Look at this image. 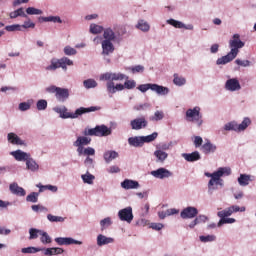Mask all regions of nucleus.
Masks as SVG:
<instances>
[{"label": "nucleus", "mask_w": 256, "mask_h": 256, "mask_svg": "<svg viewBox=\"0 0 256 256\" xmlns=\"http://www.w3.org/2000/svg\"><path fill=\"white\" fill-rule=\"evenodd\" d=\"M223 175H231V168L229 167H220L217 171L213 173L205 172V177H210L211 179L208 182V195H213L219 187H225V181L221 179ZM219 186V187H218Z\"/></svg>", "instance_id": "obj_1"}, {"label": "nucleus", "mask_w": 256, "mask_h": 256, "mask_svg": "<svg viewBox=\"0 0 256 256\" xmlns=\"http://www.w3.org/2000/svg\"><path fill=\"white\" fill-rule=\"evenodd\" d=\"M245 47V42L241 41V35L234 34L232 39L229 41L230 52L227 55L222 56L216 60V65H227L231 63L239 55V49Z\"/></svg>", "instance_id": "obj_2"}, {"label": "nucleus", "mask_w": 256, "mask_h": 256, "mask_svg": "<svg viewBox=\"0 0 256 256\" xmlns=\"http://www.w3.org/2000/svg\"><path fill=\"white\" fill-rule=\"evenodd\" d=\"M53 111L54 113H57L59 115L60 119H78V117H81V115H85V113H93L95 111H99V107H80L76 109L74 113H71L69 112V109H67V106L61 105L54 107Z\"/></svg>", "instance_id": "obj_3"}, {"label": "nucleus", "mask_w": 256, "mask_h": 256, "mask_svg": "<svg viewBox=\"0 0 256 256\" xmlns=\"http://www.w3.org/2000/svg\"><path fill=\"white\" fill-rule=\"evenodd\" d=\"M73 60L68 57H62L60 59L52 58L50 60V65L46 66V71H57V69H62V71H67V67H73Z\"/></svg>", "instance_id": "obj_4"}, {"label": "nucleus", "mask_w": 256, "mask_h": 256, "mask_svg": "<svg viewBox=\"0 0 256 256\" xmlns=\"http://www.w3.org/2000/svg\"><path fill=\"white\" fill-rule=\"evenodd\" d=\"M111 133H113V130L102 124L94 128H85L83 135L89 137H109Z\"/></svg>", "instance_id": "obj_5"}, {"label": "nucleus", "mask_w": 256, "mask_h": 256, "mask_svg": "<svg viewBox=\"0 0 256 256\" xmlns=\"http://www.w3.org/2000/svg\"><path fill=\"white\" fill-rule=\"evenodd\" d=\"M129 79V76L121 72H106L100 75V81H107L106 89L107 93L111 95V90H109V83H115L114 81H125Z\"/></svg>", "instance_id": "obj_6"}, {"label": "nucleus", "mask_w": 256, "mask_h": 256, "mask_svg": "<svg viewBox=\"0 0 256 256\" xmlns=\"http://www.w3.org/2000/svg\"><path fill=\"white\" fill-rule=\"evenodd\" d=\"M185 119L190 123H196L197 127H201V125H203V114H201V107L196 106L186 110Z\"/></svg>", "instance_id": "obj_7"}, {"label": "nucleus", "mask_w": 256, "mask_h": 256, "mask_svg": "<svg viewBox=\"0 0 256 256\" xmlns=\"http://www.w3.org/2000/svg\"><path fill=\"white\" fill-rule=\"evenodd\" d=\"M138 91H140L141 93H147V91L152 90L154 93L160 95V96H165V95H169V88L165 87V86H161L159 84H142L139 85L137 87Z\"/></svg>", "instance_id": "obj_8"}, {"label": "nucleus", "mask_w": 256, "mask_h": 256, "mask_svg": "<svg viewBox=\"0 0 256 256\" xmlns=\"http://www.w3.org/2000/svg\"><path fill=\"white\" fill-rule=\"evenodd\" d=\"M47 93H54L59 103H65L69 99V89L51 85L46 88Z\"/></svg>", "instance_id": "obj_9"}, {"label": "nucleus", "mask_w": 256, "mask_h": 256, "mask_svg": "<svg viewBox=\"0 0 256 256\" xmlns=\"http://www.w3.org/2000/svg\"><path fill=\"white\" fill-rule=\"evenodd\" d=\"M137 87V82L135 80H129L125 79L124 84L118 83L115 85V83H109L108 89L111 92V95H115L117 91H123L125 89H135Z\"/></svg>", "instance_id": "obj_10"}, {"label": "nucleus", "mask_w": 256, "mask_h": 256, "mask_svg": "<svg viewBox=\"0 0 256 256\" xmlns=\"http://www.w3.org/2000/svg\"><path fill=\"white\" fill-rule=\"evenodd\" d=\"M102 52L101 55L104 57V61L106 63H111V59H109V55H112L115 51V45H113V42L109 40H102Z\"/></svg>", "instance_id": "obj_11"}, {"label": "nucleus", "mask_w": 256, "mask_h": 256, "mask_svg": "<svg viewBox=\"0 0 256 256\" xmlns=\"http://www.w3.org/2000/svg\"><path fill=\"white\" fill-rule=\"evenodd\" d=\"M147 125H149V121L145 116L137 117L130 121V127L133 131H141V129L147 128Z\"/></svg>", "instance_id": "obj_12"}, {"label": "nucleus", "mask_w": 256, "mask_h": 256, "mask_svg": "<svg viewBox=\"0 0 256 256\" xmlns=\"http://www.w3.org/2000/svg\"><path fill=\"white\" fill-rule=\"evenodd\" d=\"M150 175H152V177H154L155 179L163 180V179H170V177H173V172H171L167 168L161 167L151 171Z\"/></svg>", "instance_id": "obj_13"}, {"label": "nucleus", "mask_w": 256, "mask_h": 256, "mask_svg": "<svg viewBox=\"0 0 256 256\" xmlns=\"http://www.w3.org/2000/svg\"><path fill=\"white\" fill-rule=\"evenodd\" d=\"M118 217L120 221H126V223H131L133 221V208L128 206L119 210Z\"/></svg>", "instance_id": "obj_14"}, {"label": "nucleus", "mask_w": 256, "mask_h": 256, "mask_svg": "<svg viewBox=\"0 0 256 256\" xmlns=\"http://www.w3.org/2000/svg\"><path fill=\"white\" fill-rule=\"evenodd\" d=\"M197 215H199V210L193 206H188L180 212L181 219H195Z\"/></svg>", "instance_id": "obj_15"}, {"label": "nucleus", "mask_w": 256, "mask_h": 256, "mask_svg": "<svg viewBox=\"0 0 256 256\" xmlns=\"http://www.w3.org/2000/svg\"><path fill=\"white\" fill-rule=\"evenodd\" d=\"M226 91H230L231 93H235V91H241V83L237 78H229L225 82Z\"/></svg>", "instance_id": "obj_16"}, {"label": "nucleus", "mask_w": 256, "mask_h": 256, "mask_svg": "<svg viewBox=\"0 0 256 256\" xmlns=\"http://www.w3.org/2000/svg\"><path fill=\"white\" fill-rule=\"evenodd\" d=\"M57 245H83V241L75 240L72 237H56L54 239Z\"/></svg>", "instance_id": "obj_17"}, {"label": "nucleus", "mask_w": 256, "mask_h": 256, "mask_svg": "<svg viewBox=\"0 0 256 256\" xmlns=\"http://www.w3.org/2000/svg\"><path fill=\"white\" fill-rule=\"evenodd\" d=\"M167 25H171L172 27H175V29H186L187 31H193L194 26L193 24L185 25V23L175 20L173 18H170L166 20Z\"/></svg>", "instance_id": "obj_18"}, {"label": "nucleus", "mask_w": 256, "mask_h": 256, "mask_svg": "<svg viewBox=\"0 0 256 256\" xmlns=\"http://www.w3.org/2000/svg\"><path fill=\"white\" fill-rule=\"evenodd\" d=\"M10 155L14 157L15 161L25 162V163L31 157V153L25 152L21 149L10 152Z\"/></svg>", "instance_id": "obj_19"}, {"label": "nucleus", "mask_w": 256, "mask_h": 256, "mask_svg": "<svg viewBox=\"0 0 256 256\" xmlns=\"http://www.w3.org/2000/svg\"><path fill=\"white\" fill-rule=\"evenodd\" d=\"M9 191L12 193V195H17V197H25L27 195V192L23 189V187H20L17 182H13L9 185Z\"/></svg>", "instance_id": "obj_20"}, {"label": "nucleus", "mask_w": 256, "mask_h": 256, "mask_svg": "<svg viewBox=\"0 0 256 256\" xmlns=\"http://www.w3.org/2000/svg\"><path fill=\"white\" fill-rule=\"evenodd\" d=\"M25 165L27 171H30L31 173H39V163H37V160L32 158L31 156L29 157V159L26 160Z\"/></svg>", "instance_id": "obj_21"}, {"label": "nucleus", "mask_w": 256, "mask_h": 256, "mask_svg": "<svg viewBox=\"0 0 256 256\" xmlns=\"http://www.w3.org/2000/svg\"><path fill=\"white\" fill-rule=\"evenodd\" d=\"M183 159L188 163H195V161H201V153L199 151H194L192 153H182Z\"/></svg>", "instance_id": "obj_22"}, {"label": "nucleus", "mask_w": 256, "mask_h": 256, "mask_svg": "<svg viewBox=\"0 0 256 256\" xmlns=\"http://www.w3.org/2000/svg\"><path fill=\"white\" fill-rule=\"evenodd\" d=\"M121 187H122V189L129 191L131 189H139V187H141V185L136 180L125 179L123 182H121Z\"/></svg>", "instance_id": "obj_23"}, {"label": "nucleus", "mask_w": 256, "mask_h": 256, "mask_svg": "<svg viewBox=\"0 0 256 256\" xmlns=\"http://www.w3.org/2000/svg\"><path fill=\"white\" fill-rule=\"evenodd\" d=\"M96 243L98 247H103L104 245H111V243H115V238L99 234L96 238Z\"/></svg>", "instance_id": "obj_24"}, {"label": "nucleus", "mask_w": 256, "mask_h": 256, "mask_svg": "<svg viewBox=\"0 0 256 256\" xmlns=\"http://www.w3.org/2000/svg\"><path fill=\"white\" fill-rule=\"evenodd\" d=\"M202 151L204 155H211V153H215L217 151V145L211 143L209 140H207L202 145Z\"/></svg>", "instance_id": "obj_25"}, {"label": "nucleus", "mask_w": 256, "mask_h": 256, "mask_svg": "<svg viewBox=\"0 0 256 256\" xmlns=\"http://www.w3.org/2000/svg\"><path fill=\"white\" fill-rule=\"evenodd\" d=\"M254 180V176H251L249 174H240V176L238 177V184L240 185V187H247V185H249V183Z\"/></svg>", "instance_id": "obj_26"}, {"label": "nucleus", "mask_w": 256, "mask_h": 256, "mask_svg": "<svg viewBox=\"0 0 256 256\" xmlns=\"http://www.w3.org/2000/svg\"><path fill=\"white\" fill-rule=\"evenodd\" d=\"M91 144V138L85 136H78L76 141L73 142V147H85Z\"/></svg>", "instance_id": "obj_27"}, {"label": "nucleus", "mask_w": 256, "mask_h": 256, "mask_svg": "<svg viewBox=\"0 0 256 256\" xmlns=\"http://www.w3.org/2000/svg\"><path fill=\"white\" fill-rule=\"evenodd\" d=\"M154 157H156V163H165L169 154L161 149H156L154 151Z\"/></svg>", "instance_id": "obj_28"}, {"label": "nucleus", "mask_w": 256, "mask_h": 256, "mask_svg": "<svg viewBox=\"0 0 256 256\" xmlns=\"http://www.w3.org/2000/svg\"><path fill=\"white\" fill-rule=\"evenodd\" d=\"M7 139L12 145H25V141L13 132L8 133Z\"/></svg>", "instance_id": "obj_29"}, {"label": "nucleus", "mask_w": 256, "mask_h": 256, "mask_svg": "<svg viewBox=\"0 0 256 256\" xmlns=\"http://www.w3.org/2000/svg\"><path fill=\"white\" fill-rule=\"evenodd\" d=\"M128 144L130 145V147H143V136L129 137Z\"/></svg>", "instance_id": "obj_30"}, {"label": "nucleus", "mask_w": 256, "mask_h": 256, "mask_svg": "<svg viewBox=\"0 0 256 256\" xmlns=\"http://www.w3.org/2000/svg\"><path fill=\"white\" fill-rule=\"evenodd\" d=\"M105 163H111V161L117 159L119 157V152L115 150H107L103 154Z\"/></svg>", "instance_id": "obj_31"}, {"label": "nucleus", "mask_w": 256, "mask_h": 256, "mask_svg": "<svg viewBox=\"0 0 256 256\" xmlns=\"http://www.w3.org/2000/svg\"><path fill=\"white\" fill-rule=\"evenodd\" d=\"M39 21L43 23H63V20L59 16H41Z\"/></svg>", "instance_id": "obj_32"}, {"label": "nucleus", "mask_w": 256, "mask_h": 256, "mask_svg": "<svg viewBox=\"0 0 256 256\" xmlns=\"http://www.w3.org/2000/svg\"><path fill=\"white\" fill-rule=\"evenodd\" d=\"M42 251H44V255H48V256L62 255V253H65V250L63 248H57V247L46 248V249H43Z\"/></svg>", "instance_id": "obj_33"}, {"label": "nucleus", "mask_w": 256, "mask_h": 256, "mask_svg": "<svg viewBox=\"0 0 256 256\" xmlns=\"http://www.w3.org/2000/svg\"><path fill=\"white\" fill-rule=\"evenodd\" d=\"M251 123V118L244 117L240 124L237 123L238 133H243V131H245L251 125Z\"/></svg>", "instance_id": "obj_34"}, {"label": "nucleus", "mask_w": 256, "mask_h": 256, "mask_svg": "<svg viewBox=\"0 0 256 256\" xmlns=\"http://www.w3.org/2000/svg\"><path fill=\"white\" fill-rule=\"evenodd\" d=\"M173 83L176 87H183V85L187 84V79L183 76H179V74L175 73L173 75Z\"/></svg>", "instance_id": "obj_35"}, {"label": "nucleus", "mask_w": 256, "mask_h": 256, "mask_svg": "<svg viewBox=\"0 0 256 256\" xmlns=\"http://www.w3.org/2000/svg\"><path fill=\"white\" fill-rule=\"evenodd\" d=\"M103 39L104 41H110L113 42V40L116 38L115 32L111 28H106L103 30Z\"/></svg>", "instance_id": "obj_36"}, {"label": "nucleus", "mask_w": 256, "mask_h": 256, "mask_svg": "<svg viewBox=\"0 0 256 256\" xmlns=\"http://www.w3.org/2000/svg\"><path fill=\"white\" fill-rule=\"evenodd\" d=\"M165 119V112L163 110H156L154 115L149 117V121L159 122Z\"/></svg>", "instance_id": "obj_37"}, {"label": "nucleus", "mask_w": 256, "mask_h": 256, "mask_svg": "<svg viewBox=\"0 0 256 256\" xmlns=\"http://www.w3.org/2000/svg\"><path fill=\"white\" fill-rule=\"evenodd\" d=\"M9 17L10 19H17V17H24L27 19L28 16L23 8H18L17 10L10 12Z\"/></svg>", "instance_id": "obj_38"}, {"label": "nucleus", "mask_w": 256, "mask_h": 256, "mask_svg": "<svg viewBox=\"0 0 256 256\" xmlns=\"http://www.w3.org/2000/svg\"><path fill=\"white\" fill-rule=\"evenodd\" d=\"M81 179L83 181V183L87 184V185H93V182L95 181V175L89 173V171H87L85 174L81 175Z\"/></svg>", "instance_id": "obj_39"}, {"label": "nucleus", "mask_w": 256, "mask_h": 256, "mask_svg": "<svg viewBox=\"0 0 256 256\" xmlns=\"http://www.w3.org/2000/svg\"><path fill=\"white\" fill-rule=\"evenodd\" d=\"M104 30L105 29L103 28V26H101L99 24H95V23L90 24L89 32L92 35H99V34L103 33Z\"/></svg>", "instance_id": "obj_40"}, {"label": "nucleus", "mask_w": 256, "mask_h": 256, "mask_svg": "<svg viewBox=\"0 0 256 256\" xmlns=\"http://www.w3.org/2000/svg\"><path fill=\"white\" fill-rule=\"evenodd\" d=\"M113 225V219L111 217H106L102 220H100V229L101 231H105L106 229H109Z\"/></svg>", "instance_id": "obj_41"}, {"label": "nucleus", "mask_w": 256, "mask_h": 256, "mask_svg": "<svg viewBox=\"0 0 256 256\" xmlns=\"http://www.w3.org/2000/svg\"><path fill=\"white\" fill-rule=\"evenodd\" d=\"M223 131H235V133H238L237 121L233 120L224 124Z\"/></svg>", "instance_id": "obj_42"}, {"label": "nucleus", "mask_w": 256, "mask_h": 256, "mask_svg": "<svg viewBox=\"0 0 256 256\" xmlns=\"http://www.w3.org/2000/svg\"><path fill=\"white\" fill-rule=\"evenodd\" d=\"M137 29H139L140 31H143V33H147L150 29L151 26L149 25V23L145 20H139L137 25H136Z\"/></svg>", "instance_id": "obj_43"}, {"label": "nucleus", "mask_w": 256, "mask_h": 256, "mask_svg": "<svg viewBox=\"0 0 256 256\" xmlns=\"http://www.w3.org/2000/svg\"><path fill=\"white\" fill-rule=\"evenodd\" d=\"M40 241L43 245H49V243H52V239H51V236H49V233L41 230L40 232Z\"/></svg>", "instance_id": "obj_44"}, {"label": "nucleus", "mask_w": 256, "mask_h": 256, "mask_svg": "<svg viewBox=\"0 0 256 256\" xmlns=\"http://www.w3.org/2000/svg\"><path fill=\"white\" fill-rule=\"evenodd\" d=\"M97 85V81L93 78H89L83 81V86L85 87V89H95Z\"/></svg>", "instance_id": "obj_45"}, {"label": "nucleus", "mask_w": 256, "mask_h": 256, "mask_svg": "<svg viewBox=\"0 0 256 256\" xmlns=\"http://www.w3.org/2000/svg\"><path fill=\"white\" fill-rule=\"evenodd\" d=\"M47 219L50 223H65V217L55 216L53 214H48Z\"/></svg>", "instance_id": "obj_46"}, {"label": "nucleus", "mask_w": 256, "mask_h": 256, "mask_svg": "<svg viewBox=\"0 0 256 256\" xmlns=\"http://www.w3.org/2000/svg\"><path fill=\"white\" fill-rule=\"evenodd\" d=\"M27 203H38L39 201V193L38 192H31L26 196Z\"/></svg>", "instance_id": "obj_47"}, {"label": "nucleus", "mask_w": 256, "mask_h": 256, "mask_svg": "<svg viewBox=\"0 0 256 256\" xmlns=\"http://www.w3.org/2000/svg\"><path fill=\"white\" fill-rule=\"evenodd\" d=\"M157 137H159V133L153 132L150 135L142 136V141L144 144L145 143H153V141H155V139H157Z\"/></svg>", "instance_id": "obj_48"}, {"label": "nucleus", "mask_w": 256, "mask_h": 256, "mask_svg": "<svg viewBox=\"0 0 256 256\" xmlns=\"http://www.w3.org/2000/svg\"><path fill=\"white\" fill-rule=\"evenodd\" d=\"M233 214V211L231 210V207H228L222 211H219L217 213V216L220 218V219H225L227 217H231Z\"/></svg>", "instance_id": "obj_49"}, {"label": "nucleus", "mask_w": 256, "mask_h": 256, "mask_svg": "<svg viewBox=\"0 0 256 256\" xmlns=\"http://www.w3.org/2000/svg\"><path fill=\"white\" fill-rule=\"evenodd\" d=\"M39 251H43V248H37V247L30 246V247L21 249V253H24V254L39 253Z\"/></svg>", "instance_id": "obj_50"}, {"label": "nucleus", "mask_w": 256, "mask_h": 256, "mask_svg": "<svg viewBox=\"0 0 256 256\" xmlns=\"http://www.w3.org/2000/svg\"><path fill=\"white\" fill-rule=\"evenodd\" d=\"M31 105H33V100H28L27 102H22L18 105L19 111H29L31 109Z\"/></svg>", "instance_id": "obj_51"}, {"label": "nucleus", "mask_w": 256, "mask_h": 256, "mask_svg": "<svg viewBox=\"0 0 256 256\" xmlns=\"http://www.w3.org/2000/svg\"><path fill=\"white\" fill-rule=\"evenodd\" d=\"M41 231L37 228H30L29 229V240L33 241V239H37L39 237V235H41Z\"/></svg>", "instance_id": "obj_52"}, {"label": "nucleus", "mask_w": 256, "mask_h": 256, "mask_svg": "<svg viewBox=\"0 0 256 256\" xmlns=\"http://www.w3.org/2000/svg\"><path fill=\"white\" fill-rule=\"evenodd\" d=\"M235 218H220L218 224H217V227H223V225H226V224H233L235 223Z\"/></svg>", "instance_id": "obj_53"}, {"label": "nucleus", "mask_w": 256, "mask_h": 256, "mask_svg": "<svg viewBox=\"0 0 256 256\" xmlns=\"http://www.w3.org/2000/svg\"><path fill=\"white\" fill-rule=\"evenodd\" d=\"M31 209L34 213H47L49 211V209L43 205H32Z\"/></svg>", "instance_id": "obj_54"}, {"label": "nucleus", "mask_w": 256, "mask_h": 256, "mask_svg": "<svg viewBox=\"0 0 256 256\" xmlns=\"http://www.w3.org/2000/svg\"><path fill=\"white\" fill-rule=\"evenodd\" d=\"M47 100L45 99H40L37 101L36 103V109L38 111H45V109H47Z\"/></svg>", "instance_id": "obj_55"}, {"label": "nucleus", "mask_w": 256, "mask_h": 256, "mask_svg": "<svg viewBox=\"0 0 256 256\" xmlns=\"http://www.w3.org/2000/svg\"><path fill=\"white\" fill-rule=\"evenodd\" d=\"M26 13L27 15H43V10L35 7H28Z\"/></svg>", "instance_id": "obj_56"}, {"label": "nucleus", "mask_w": 256, "mask_h": 256, "mask_svg": "<svg viewBox=\"0 0 256 256\" xmlns=\"http://www.w3.org/2000/svg\"><path fill=\"white\" fill-rule=\"evenodd\" d=\"M5 29L9 33H13L14 31H23L22 26L20 24H12L5 27Z\"/></svg>", "instance_id": "obj_57"}, {"label": "nucleus", "mask_w": 256, "mask_h": 256, "mask_svg": "<svg viewBox=\"0 0 256 256\" xmlns=\"http://www.w3.org/2000/svg\"><path fill=\"white\" fill-rule=\"evenodd\" d=\"M199 239L202 243H212V241H215L217 237L215 235H207V236H200Z\"/></svg>", "instance_id": "obj_58"}, {"label": "nucleus", "mask_w": 256, "mask_h": 256, "mask_svg": "<svg viewBox=\"0 0 256 256\" xmlns=\"http://www.w3.org/2000/svg\"><path fill=\"white\" fill-rule=\"evenodd\" d=\"M129 71H131V73L135 74V73H143V71H145V67L143 65H136V66H132L130 68H128Z\"/></svg>", "instance_id": "obj_59"}, {"label": "nucleus", "mask_w": 256, "mask_h": 256, "mask_svg": "<svg viewBox=\"0 0 256 256\" xmlns=\"http://www.w3.org/2000/svg\"><path fill=\"white\" fill-rule=\"evenodd\" d=\"M64 55L73 56L77 55V50L71 46L64 47Z\"/></svg>", "instance_id": "obj_60"}, {"label": "nucleus", "mask_w": 256, "mask_h": 256, "mask_svg": "<svg viewBox=\"0 0 256 256\" xmlns=\"http://www.w3.org/2000/svg\"><path fill=\"white\" fill-rule=\"evenodd\" d=\"M235 63L239 67H251V61H249V60L236 59Z\"/></svg>", "instance_id": "obj_61"}, {"label": "nucleus", "mask_w": 256, "mask_h": 256, "mask_svg": "<svg viewBox=\"0 0 256 256\" xmlns=\"http://www.w3.org/2000/svg\"><path fill=\"white\" fill-rule=\"evenodd\" d=\"M22 29H35V23L28 19L24 21V25H21Z\"/></svg>", "instance_id": "obj_62"}, {"label": "nucleus", "mask_w": 256, "mask_h": 256, "mask_svg": "<svg viewBox=\"0 0 256 256\" xmlns=\"http://www.w3.org/2000/svg\"><path fill=\"white\" fill-rule=\"evenodd\" d=\"M151 107V104L144 103L134 106L135 111H145V109H149Z\"/></svg>", "instance_id": "obj_63"}, {"label": "nucleus", "mask_w": 256, "mask_h": 256, "mask_svg": "<svg viewBox=\"0 0 256 256\" xmlns=\"http://www.w3.org/2000/svg\"><path fill=\"white\" fill-rule=\"evenodd\" d=\"M93 163H94L93 159L89 156H87L86 159L84 160V165L88 169H93V167H94Z\"/></svg>", "instance_id": "obj_64"}]
</instances>
